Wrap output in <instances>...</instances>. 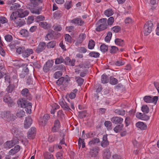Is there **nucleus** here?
Here are the masks:
<instances>
[{
  "label": "nucleus",
  "instance_id": "nucleus-1",
  "mask_svg": "<svg viewBox=\"0 0 159 159\" xmlns=\"http://www.w3.org/2000/svg\"><path fill=\"white\" fill-rule=\"evenodd\" d=\"M18 106L25 108V110L27 113H31V109L32 107V104L23 98L19 99L17 102Z\"/></svg>",
  "mask_w": 159,
  "mask_h": 159
},
{
  "label": "nucleus",
  "instance_id": "nucleus-2",
  "mask_svg": "<svg viewBox=\"0 0 159 159\" xmlns=\"http://www.w3.org/2000/svg\"><path fill=\"white\" fill-rule=\"evenodd\" d=\"M107 19L106 18H102L100 19L97 22V26L96 30L97 31H100L104 30L108 27L107 24Z\"/></svg>",
  "mask_w": 159,
  "mask_h": 159
},
{
  "label": "nucleus",
  "instance_id": "nucleus-3",
  "mask_svg": "<svg viewBox=\"0 0 159 159\" xmlns=\"http://www.w3.org/2000/svg\"><path fill=\"white\" fill-rule=\"evenodd\" d=\"M153 27V24L151 21H148L145 24L143 28V32L145 35H148L151 32Z\"/></svg>",
  "mask_w": 159,
  "mask_h": 159
},
{
  "label": "nucleus",
  "instance_id": "nucleus-4",
  "mask_svg": "<svg viewBox=\"0 0 159 159\" xmlns=\"http://www.w3.org/2000/svg\"><path fill=\"white\" fill-rule=\"evenodd\" d=\"M99 151V147L98 146H95L90 149V151L89 152V155L91 157L96 158L98 156Z\"/></svg>",
  "mask_w": 159,
  "mask_h": 159
},
{
  "label": "nucleus",
  "instance_id": "nucleus-5",
  "mask_svg": "<svg viewBox=\"0 0 159 159\" xmlns=\"http://www.w3.org/2000/svg\"><path fill=\"white\" fill-rule=\"evenodd\" d=\"M158 100V97L157 96H154L152 98L150 96H145L143 98V100L147 103L154 102L155 104L157 103Z\"/></svg>",
  "mask_w": 159,
  "mask_h": 159
},
{
  "label": "nucleus",
  "instance_id": "nucleus-6",
  "mask_svg": "<svg viewBox=\"0 0 159 159\" xmlns=\"http://www.w3.org/2000/svg\"><path fill=\"white\" fill-rule=\"evenodd\" d=\"M21 94L22 96L28 100L32 99V96L30 93L29 90L26 88L23 89L21 92Z\"/></svg>",
  "mask_w": 159,
  "mask_h": 159
},
{
  "label": "nucleus",
  "instance_id": "nucleus-7",
  "mask_svg": "<svg viewBox=\"0 0 159 159\" xmlns=\"http://www.w3.org/2000/svg\"><path fill=\"white\" fill-rule=\"evenodd\" d=\"M59 104L63 109L66 111H69L71 110L67 103L65 102L64 99H61L59 101Z\"/></svg>",
  "mask_w": 159,
  "mask_h": 159
},
{
  "label": "nucleus",
  "instance_id": "nucleus-8",
  "mask_svg": "<svg viewBox=\"0 0 159 159\" xmlns=\"http://www.w3.org/2000/svg\"><path fill=\"white\" fill-rule=\"evenodd\" d=\"M53 61L52 60L48 61L43 67V70L44 72H48L53 66Z\"/></svg>",
  "mask_w": 159,
  "mask_h": 159
},
{
  "label": "nucleus",
  "instance_id": "nucleus-9",
  "mask_svg": "<svg viewBox=\"0 0 159 159\" xmlns=\"http://www.w3.org/2000/svg\"><path fill=\"white\" fill-rule=\"evenodd\" d=\"M46 44L44 42H41L39 43L37 47L35 52L38 53H39L44 50L46 47Z\"/></svg>",
  "mask_w": 159,
  "mask_h": 159
},
{
  "label": "nucleus",
  "instance_id": "nucleus-10",
  "mask_svg": "<svg viewBox=\"0 0 159 159\" xmlns=\"http://www.w3.org/2000/svg\"><path fill=\"white\" fill-rule=\"evenodd\" d=\"M36 133V129L34 127H32L28 132V138L30 139L34 138Z\"/></svg>",
  "mask_w": 159,
  "mask_h": 159
},
{
  "label": "nucleus",
  "instance_id": "nucleus-11",
  "mask_svg": "<svg viewBox=\"0 0 159 159\" xmlns=\"http://www.w3.org/2000/svg\"><path fill=\"white\" fill-rule=\"evenodd\" d=\"M17 13L19 17L23 18L28 15L29 11L27 10L24 11L23 9L20 8L18 10Z\"/></svg>",
  "mask_w": 159,
  "mask_h": 159
},
{
  "label": "nucleus",
  "instance_id": "nucleus-12",
  "mask_svg": "<svg viewBox=\"0 0 159 159\" xmlns=\"http://www.w3.org/2000/svg\"><path fill=\"white\" fill-rule=\"evenodd\" d=\"M111 120L114 124L120 125L122 124L123 119L122 118L120 117L114 116L111 118Z\"/></svg>",
  "mask_w": 159,
  "mask_h": 159
},
{
  "label": "nucleus",
  "instance_id": "nucleus-13",
  "mask_svg": "<svg viewBox=\"0 0 159 159\" xmlns=\"http://www.w3.org/2000/svg\"><path fill=\"white\" fill-rule=\"evenodd\" d=\"M17 143V141L15 140L7 141L4 144L5 148H10Z\"/></svg>",
  "mask_w": 159,
  "mask_h": 159
},
{
  "label": "nucleus",
  "instance_id": "nucleus-14",
  "mask_svg": "<svg viewBox=\"0 0 159 159\" xmlns=\"http://www.w3.org/2000/svg\"><path fill=\"white\" fill-rule=\"evenodd\" d=\"M68 81V79L67 77H61L59 78L57 81V84L58 85H66L67 82Z\"/></svg>",
  "mask_w": 159,
  "mask_h": 159
},
{
  "label": "nucleus",
  "instance_id": "nucleus-15",
  "mask_svg": "<svg viewBox=\"0 0 159 159\" xmlns=\"http://www.w3.org/2000/svg\"><path fill=\"white\" fill-rule=\"evenodd\" d=\"M60 128V122L58 120H56L54 121V126L52 129V131L54 132L58 131Z\"/></svg>",
  "mask_w": 159,
  "mask_h": 159
},
{
  "label": "nucleus",
  "instance_id": "nucleus-16",
  "mask_svg": "<svg viewBox=\"0 0 159 159\" xmlns=\"http://www.w3.org/2000/svg\"><path fill=\"white\" fill-rule=\"evenodd\" d=\"M42 2V0H30V3L28 5H29L30 7L31 6L32 7H34L41 5Z\"/></svg>",
  "mask_w": 159,
  "mask_h": 159
},
{
  "label": "nucleus",
  "instance_id": "nucleus-17",
  "mask_svg": "<svg viewBox=\"0 0 159 159\" xmlns=\"http://www.w3.org/2000/svg\"><path fill=\"white\" fill-rule=\"evenodd\" d=\"M20 149V147L19 145H16L9 151L8 154L10 155H14L19 152Z\"/></svg>",
  "mask_w": 159,
  "mask_h": 159
},
{
  "label": "nucleus",
  "instance_id": "nucleus-18",
  "mask_svg": "<svg viewBox=\"0 0 159 159\" xmlns=\"http://www.w3.org/2000/svg\"><path fill=\"white\" fill-rule=\"evenodd\" d=\"M32 122V120L30 117L28 116L26 118L25 121L24 126L26 128H28L31 125Z\"/></svg>",
  "mask_w": 159,
  "mask_h": 159
},
{
  "label": "nucleus",
  "instance_id": "nucleus-19",
  "mask_svg": "<svg viewBox=\"0 0 159 159\" xmlns=\"http://www.w3.org/2000/svg\"><path fill=\"white\" fill-rule=\"evenodd\" d=\"M10 116V112L9 111H4L2 112L1 114V117L7 121L10 120L9 117Z\"/></svg>",
  "mask_w": 159,
  "mask_h": 159
},
{
  "label": "nucleus",
  "instance_id": "nucleus-20",
  "mask_svg": "<svg viewBox=\"0 0 159 159\" xmlns=\"http://www.w3.org/2000/svg\"><path fill=\"white\" fill-rule=\"evenodd\" d=\"M107 135H104L102 137V141L101 143L102 147L105 148L109 145V142L107 140Z\"/></svg>",
  "mask_w": 159,
  "mask_h": 159
},
{
  "label": "nucleus",
  "instance_id": "nucleus-21",
  "mask_svg": "<svg viewBox=\"0 0 159 159\" xmlns=\"http://www.w3.org/2000/svg\"><path fill=\"white\" fill-rule=\"evenodd\" d=\"M20 18L18 16V17L14 21L17 26L21 27L25 24V20L20 19Z\"/></svg>",
  "mask_w": 159,
  "mask_h": 159
},
{
  "label": "nucleus",
  "instance_id": "nucleus-22",
  "mask_svg": "<svg viewBox=\"0 0 159 159\" xmlns=\"http://www.w3.org/2000/svg\"><path fill=\"white\" fill-rule=\"evenodd\" d=\"M66 64L67 65L74 66L75 65V60L72 59L71 60L69 57H66L64 60Z\"/></svg>",
  "mask_w": 159,
  "mask_h": 159
},
{
  "label": "nucleus",
  "instance_id": "nucleus-23",
  "mask_svg": "<svg viewBox=\"0 0 159 159\" xmlns=\"http://www.w3.org/2000/svg\"><path fill=\"white\" fill-rule=\"evenodd\" d=\"M136 127L140 129L144 130L147 129V125L142 122H138L136 124Z\"/></svg>",
  "mask_w": 159,
  "mask_h": 159
},
{
  "label": "nucleus",
  "instance_id": "nucleus-24",
  "mask_svg": "<svg viewBox=\"0 0 159 159\" xmlns=\"http://www.w3.org/2000/svg\"><path fill=\"white\" fill-rule=\"evenodd\" d=\"M33 51L32 49H28L25 50L23 53L22 56L23 57H26L29 56L31 54L33 53Z\"/></svg>",
  "mask_w": 159,
  "mask_h": 159
},
{
  "label": "nucleus",
  "instance_id": "nucleus-25",
  "mask_svg": "<svg viewBox=\"0 0 159 159\" xmlns=\"http://www.w3.org/2000/svg\"><path fill=\"white\" fill-rule=\"evenodd\" d=\"M3 101L8 104H12L13 103L11 98L8 95H5L3 98Z\"/></svg>",
  "mask_w": 159,
  "mask_h": 159
},
{
  "label": "nucleus",
  "instance_id": "nucleus-26",
  "mask_svg": "<svg viewBox=\"0 0 159 159\" xmlns=\"http://www.w3.org/2000/svg\"><path fill=\"white\" fill-rule=\"evenodd\" d=\"M71 22L75 24L80 25H84V22L80 19L77 18L73 20Z\"/></svg>",
  "mask_w": 159,
  "mask_h": 159
},
{
  "label": "nucleus",
  "instance_id": "nucleus-27",
  "mask_svg": "<svg viewBox=\"0 0 159 159\" xmlns=\"http://www.w3.org/2000/svg\"><path fill=\"white\" fill-rule=\"evenodd\" d=\"M111 157V153L109 149H106L104 151L103 155L104 159H109Z\"/></svg>",
  "mask_w": 159,
  "mask_h": 159
},
{
  "label": "nucleus",
  "instance_id": "nucleus-28",
  "mask_svg": "<svg viewBox=\"0 0 159 159\" xmlns=\"http://www.w3.org/2000/svg\"><path fill=\"white\" fill-rule=\"evenodd\" d=\"M39 25L45 29L48 30L51 27L50 25L47 23L46 22H41L39 23Z\"/></svg>",
  "mask_w": 159,
  "mask_h": 159
},
{
  "label": "nucleus",
  "instance_id": "nucleus-29",
  "mask_svg": "<svg viewBox=\"0 0 159 159\" xmlns=\"http://www.w3.org/2000/svg\"><path fill=\"white\" fill-rule=\"evenodd\" d=\"M124 127L123 124H120L116 125L114 128L113 130L116 133H119L122 130Z\"/></svg>",
  "mask_w": 159,
  "mask_h": 159
},
{
  "label": "nucleus",
  "instance_id": "nucleus-30",
  "mask_svg": "<svg viewBox=\"0 0 159 159\" xmlns=\"http://www.w3.org/2000/svg\"><path fill=\"white\" fill-rule=\"evenodd\" d=\"M85 38L86 35L85 34H80L79 37V40L76 42V45H78L80 44L81 43L83 40L85 39Z\"/></svg>",
  "mask_w": 159,
  "mask_h": 159
},
{
  "label": "nucleus",
  "instance_id": "nucleus-31",
  "mask_svg": "<svg viewBox=\"0 0 159 159\" xmlns=\"http://www.w3.org/2000/svg\"><path fill=\"white\" fill-rule=\"evenodd\" d=\"M29 5H28V7L29 8L31 11V12L32 13L39 14L40 13V11L41 10V9H34V8L32 7L31 6V7H29Z\"/></svg>",
  "mask_w": 159,
  "mask_h": 159
},
{
  "label": "nucleus",
  "instance_id": "nucleus-32",
  "mask_svg": "<svg viewBox=\"0 0 159 159\" xmlns=\"http://www.w3.org/2000/svg\"><path fill=\"white\" fill-rule=\"evenodd\" d=\"M114 14V12L112 9L109 8L105 10L104 12V14L107 17H109Z\"/></svg>",
  "mask_w": 159,
  "mask_h": 159
},
{
  "label": "nucleus",
  "instance_id": "nucleus-33",
  "mask_svg": "<svg viewBox=\"0 0 159 159\" xmlns=\"http://www.w3.org/2000/svg\"><path fill=\"white\" fill-rule=\"evenodd\" d=\"M116 44L119 46H123L124 45L125 43L124 41L120 39H116L115 40Z\"/></svg>",
  "mask_w": 159,
  "mask_h": 159
},
{
  "label": "nucleus",
  "instance_id": "nucleus-34",
  "mask_svg": "<svg viewBox=\"0 0 159 159\" xmlns=\"http://www.w3.org/2000/svg\"><path fill=\"white\" fill-rule=\"evenodd\" d=\"M15 86L13 84H10L6 89L8 93H11L14 90Z\"/></svg>",
  "mask_w": 159,
  "mask_h": 159
},
{
  "label": "nucleus",
  "instance_id": "nucleus-35",
  "mask_svg": "<svg viewBox=\"0 0 159 159\" xmlns=\"http://www.w3.org/2000/svg\"><path fill=\"white\" fill-rule=\"evenodd\" d=\"M6 70L4 66L3 65L0 66V79L2 78V77L6 75Z\"/></svg>",
  "mask_w": 159,
  "mask_h": 159
},
{
  "label": "nucleus",
  "instance_id": "nucleus-36",
  "mask_svg": "<svg viewBox=\"0 0 159 159\" xmlns=\"http://www.w3.org/2000/svg\"><path fill=\"white\" fill-rule=\"evenodd\" d=\"M101 81L102 83L105 84L107 83L109 81V79L107 75L105 74H103L101 76Z\"/></svg>",
  "mask_w": 159,
  "mask_h": 159
},
{
  "label": "nucleus",
  "instance_id": "nucleus-37",
  "mask_svg": "<svg viewBox=\"0 0 159 159\" xmlns=\"http://www.w3.org/2000/svg\"><path fill=\"white\" fill-rule=\"evenodd\" d=\"M25 115V112L22 110H18L16 113L17 116L19 118H21L24 117Z\"/></svg>",
  "mask_w": 159,
  "mask_h": 159
},
{
  "label": "nucleus",
  "instance_id": "nucleus-38",
  "mask_svg": "<svg viewBox=\"0 0 159 159\" xmlns=\"http://www.w3.org/2000/svg\"><path fill=\"white\" fill-rule=\"evenodd\" d=\"M18 17V13H17V11L15 12H13L11 13L10 16V19L11 20H14L15 21V20Z\"/></svg>",
  "mask_w": 159,
  "mask_h": 159
},
{
  "label": "nucleus",
  "instance_id": "nucleus-39",
  "mask_svg": "<svg viewBox=\"0 0 159 159\" xmlns=\"http://www.w3.org/2000/svg\"><path fill=\"white\" fill-rule=\"evenodd\" d=\"M59 107V106L56 103L53 104L52 106V109L51 111V114H54L55 111V110L58 109Z\"/></svg>",
  "mask_w": 159,
  "mask_h": 159
},
{
  "label": "nucleus",
  "instance_id": "nucleus-40",
  "mask_svg": "<svg viewBox=\"0 0 159 159\" xmlns=\"http://www.w3.org/2000/svg\"><path fill=\"white\" fill-rule=\"evenodd\" d=\"M104 125L108 130H110L112 129V124L110 121H106L104 123Z\"/></svg>",
  "mask_w": 159,
  "mask_h": 159
},
{
  "label": "nucleus",
  "instance_id": "nucleus-41",
  "mask_svg": "<svg viewBox=\"0 0 159 159\" xmlns=\"http://www.w3.org/2000/svg\"><path fill=\"white\" fill-rule=\"evenodd\" d=\"M75 79L79 85H82L84 82V80L83 79L80 78L79 76L75 77Z\"/></svg>",
  "mask_w": 159,
  "mask_h": 159
},
{
  "label": "nucleus",
  "instance_id": "nucleus-42",
  "mask_svg": "<svg viewBox=\"0 0 159 159\" xmlns=\"http://www.w3.org/2000/svg\"><path fill=\"white\" fill-rule=\"evenodd\" d=\"M115 113L121 116H124L125 114V111L123 109H116L115 111Z\"/></svg>",
  "mask_w": 159,
  "mask_h": 159
},
{
  "label": "nucleus",
  "instance_id": "nucleus-43",
  "mask_svg": "<svg viewBox=\"0 0 159 159\" xmlns=\"http://www.w3.org/2000/svg\"><path fill=\"white\" fill-rule=\"evenodd\" d=\"M141 109L144 113H148L149 111L148 107L146 105H143Z\"/></svg>",
  "mask_w": 159,
  "mask_h": 159
},
{
  "label": "nucleus",
  "instance_id": "nucleus-44",
  "mask_svg": "<svg viewBox=\"0 0 159 159\" xmlns=\"http://www.w3.org/2000/svg\"><path fill=\"white\" fill-rule=\"evenodd\" d=\"M78 90L75 89L72 92H71L69 95L70 98L71 99H74L75 97V93L77 92Z\"/></svg>",
  "mask_w": 159,
  "mask_h": 159
},
{
  "label": "nucleus",
  "instance_id": "nucleus-45",
  "mask_svg": "<svg viewBox=\"0 0 159 159\" xmlns=\"http://www.w3.org/2000/svg\"><path fill=\"white\" fill-rule=\"evenodd\" d=\"M21 7V6L20 4L15 3L10 7V10H15L18 8H20Z\"/></svg>",
  "mask_w": 159,
  "mask_h": 159
},
{
  "label": "nucleus",
  "instance_id": "nucleus-46",
  "mask_svg": "<svg viewBox=\"0 0 159 159\" xmlns=\"http://www.w3.org/2000/svg\"><path fill=\"white\" fill-rule=\"evenodd\" d=\"M56 42L55 41H52L48 43L47 45L48 48H53L55 46Z\"/></svg>",
  "mask_w": 159,
  "mask_h": 159
},
{
  "label": "nucleus",
  "instance_id": "nucleus-47",
  "mask_svg": "<svg viewBox=\"0 0 159 159\" xmlns=\"http://www.w3.org/2000/svg\"><path fill=\"white\" fill-rule=\"evenodd\" d=\"M100 49L102 52H105L108 50V46L104 44H103L101 45Z\"/></svg>",
  "mask_w": 159,
  "mask_h": 159
},
{
  "label": "nucleus",
  "instance_id": "nucleus-48",
  "mask_svg": "<svg viewBox=\"0 0 159 159\" xmlns=\"http://www.w3.org/2000/svg\"><path fill=\"white\" fill-rule=\"evenodd\" d=\"M99 142V139L97 138H95L93 139L92 140L90 141L89 142V145L91 146L93 145H94L96 143Z\"/></svg>",
  "mask_w": 159,
  "mask_h": 159
},
{
  "label": "nucleus",
  "instance_id": "nucleus-49",
  "mask_svg": "<svg viewBox=\"0 0 159 159\" xmlns=\"http://www.w3.org/2000/svg\"><path fill=\"white\" fill-rule=\"evenodd\" d=\"M20 34L23 36L27 37L29 36V33L28 31L25 29H22L20 31Z\"/></svg>",
  "mask_w": 159,
  "mask_h": 159
},
{
  "label": "nucleus",
  "instance_id": "nucleus-50",
  "mask_svg": "<svg viewBox=\"0 0 159 159\" xmlns=\"http://www.w3.org/2000/svg\"><path fill=\"white\" fill-rule=\"evenodd\" d=\"M110 83L112 85H115L117 83L118 80L117 79L114 78L112 77H110Z\"/></svg>",
  "mask_w": 159,
  "mask_h": 159
},
{
  "label": "nucleus",
  "instance_id": "nucleus-51",
  "mask_svg": "<svg viewBox=\"0 0 159 159\" xmlns=\"http://www.w3.org/2000/svg\"><path fill=\"white\" fill-rule=\"evenodd\" d=\"M11 133L14 135H17L18 134V130L16 127L13 126L11 129Z\"/></svg>",
  "mask_w": 159,
  "mask_h": 159
},
{
  "label": "nucleus",
  "instance_id": "nucleus-52",
  "mask_svg": "<svg viewBox=\"0 0 159 159\" xmlns=\"http://www.w3.org/2000/svg\"><path fill=\"white\" fill-rule=\"evenodd\" d=\"M4 38L6 41L7 42H11L13 40L12 36L10 34H7L4 36Z\"/></svg>",
  "mask_w": 159,
  "mask_h": 159
},
{
  "label": "nucleus",
  "instance_id": "nucleus-53",
  "mask_svg": "<svg viewBox=\"0 0 159 159\" xmlns=\"http://www.w3.org/2000/svg\"><path fill=\"white\" fill-rule=\"evenodd\" d=\"M89 55L90 57L97 58L99 57L100 54L98 52H91L89 53Z\"/></svg>",
  "mask_w": 159,
  "mask_h": 159
},
{
  "label": "nucleus",
  "instance_id": "nucleus-54",
  "mask_svg": "<svg viewBox=\"0 0 159 159\" xmlns=\"http://www.w3.org/2000/svg\"><path fill=\"white\" fill-rule=\"evenodd\" d=\"M53 29L56 31H60L62 30V28L60 25H55L52 26Z\"/></svg>",
  "mask_w": 159,
  "mask_h": 159
},
{
  "label": "nucleus",
  "instance_id": "nucleus-55",
  "mask_svg": "<svg viewBox=\"0 0 159 159\" xmlns=\"http://www.w3.org/2000/svg\"><path fill=\"white\" fill-rule=\"evenodd\" d=\"M114 22V18L113 17H111L107 20V24L108 26H111Z\"/></svg>",
  "mask_w": 159,
  "mask_h": 159
},
{
  "label": "nucleus",
  "instance_id": "nucleus-56",
  "mask_svg": "<svg viewBox=\"0 0 159 159\" xmlns=\"http://www.w3.org/2000/svg\"><path fill=\"white\" fill-rule=\"evenodd\" d=\"M95 44L94 42L92 40H90L89 42L88 48L90 49H93L94 47Z\"/></svg>",
  "mask_w": 159,
  "mask_h": 159
},
{
  "label": "nucleus",
  "instance_id": "nucleus-57",
  "mask_svg": "<svg viewBox=\"0 0 159 159\" xmlns=\"http://www.w3.org/2000/svg\"><path fill=\"white\" fill-rule=\"evenodd\" d=\"M86 111H83L79 112V115H78L79 117L80 118H83L86 116Z\"/></svg>",
  "mask_w": 159,
  "mask_h": 159
},
{
  "label": "nucleus",
  "instance_id": "nucleus-58",
  "mask_svg": "<svg viewBox=\"0 0 159 159\" xmlns=\"http://www.w3.org/2000/svg\"><path fill=\"white\" fill-rule=\"evenodd\" d=\"M64 60L62 57L57 58L55 60V63L56 64H58L63 62Z\"/></svg>",
  "mask_w": 159,
  "mask_h": 159
},
{
  "label": "nucleus",
  "instance_id": "nucleus-59",
  "mask_svg": "<svg viewBox=\"0 0 159 159\" xmlns=\"http://www.w3.org/2000/svg\"><path fill=\"white\" fill-rule=\"evenodd\" d=\"M118 50V48L116 46H112L111 49L110 50V52L111 54H114L116 53Z\"/></svg>",
  "mask_w": 159,
  "mask_h": 159
},
{
  "label": "nucleus",
  "instance_id": "nucleus-60",
  "mask_svg": "<svg viewBox=\"0 0 159 159\" xmlns=\"http://www.w3.org/2000/svg\"><path fill=\"white\" fill-rule=\"evenodd\" d=\"M62 75V72L61 71H57L54 74V77L56 79L59 78Z\"/></svg>",
  "mask_w": 159,
  "mask_h": 159
},
{
  "label": "nucleus",
  "instance_id": "nucleus-61",
  "mask_svg": "<svg viewBox=\"0 0 159 159\" xmlns=\"http://www.w3.org/2000/svg\"><path fill=\"white\" fill-rule=\"evenodd\" d=\"M111 30L115 33H118L120 30V28L118 26H116L111 28Z\"/></svg>",
  "mask_w": 159,
  "mask_h": 159
},
{
  "label": "nucleus",
  "instance_id": "nucleus-62",
  "mask_svg": "<svg viewBox=\"0 0 159 159\" xmlns=\"http://www.w3.org/2000/svg\"><path fill=\"white\" fill-rule=\"evenodd\" d=\"M65 7L67 10L69 9L72 6L71 1L66 2L64 4Z\"/></svg>",
  "mask_w": 159,
  "mask_h": 159
},
{
  "label": "nucleus",
  "instance_id": "nucleus-63",
  "mask_svg": "<svg viewBox=\"0 0 159 159\" xmlns=\"http://www.w3.org/2000/svg\"><path fill=\"white\" fill-rule=\"evenodd\" d=\"M44 157L46 159H51L53 158V155L48 152H46L44 154Z\"/></svg>",
  "mask_w": 159,
  "mask_h": 159
},
{
  "label": "nucleus",
  "instance_id": "nucleus-64",
  "mask_svg": "<svg viewBox=\"0 0 159 159\" xmlns=\"http://www.w3.org/2000/svg\"><path fill=\"white\" fill-rule=\"evenodd\" d=\"M125 62L121 60H120L116 62L114 64L116 66H120L124 65L125 64Z\"/></svg>",
  "mask_w": 159,
  "mask_h": 159
}]
</instances>
